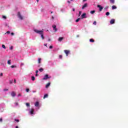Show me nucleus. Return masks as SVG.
Here are the masks:
<instances>
[{"label": "nucleus", "instance_id": "52", "mask_svg": "<svg viewBox=\"0 0 128 128\" xmlns=\"http://www.w3.org/2000/svg\"><path fill=\"white\" fill-rule=\"evenodd\" d=\"M83 2H86V0H83Z\"/></svg>", "mask_w": 128, "mask_h": 128}, {"label": "nucleus", "instance_id": "44", "mask_svg": "<svg viewBox=\"0 0 128 128\" xmlns=\"http://www.w3.org/2000/svg\"><path fill=\"white\" fill-rule=\"evenodd\" d=\"M72 10H73V12H74L76 10V9L74 8H73Z\"/></svg>", "mask_w": 128, "mask_h": 128}, {"label": "nucleus", "instance_id": "22", "mask_svg": "<svg viewBox=\"0 0 128 128\" xmlns=\"http://www.w3.org/2000/svg\"><path fill=\"white\" fill-rule=\"evenodd\" d=\"M41 60H42V58H38V64H40Z\"/></svg>", "mask_w": 128, "mask_h": 128}, {"label": "nucleus", "instance_id": "20", "mask_svg": "<svg viewBox=\"0 0 128 128\" xmlns=\"http://www.w3.org/2000/svg\"><path fill=\"white\" fill-rule=\"evenodd\" d=\"M90 14H94L96 12L95 10H92L90 11Z\"/></svg>", "mask_w": 128, "mask_h": 128}, {"label": "nucleus", "instance_id": "12", "mask_svg": "<svg viewBox=\"0 0 128 128\" xmlns=\"http://www.w3.org/2000/svg\"><path fill=\"white\" fill-rule=\"evenodd\" d=\"M39 104H40V103L38 102H36L35 103L34 106H35L38 107V106Z\"/></svg>", "mask_w": 128, "mask_h": 128}, {"label": "nucleus", "instance_id": "37", "mask_svg": "<svg viewBox=\"0 0 128 128\" xmlns=\"http://www.w3.org/2000/svg\"><path fill=\"white\" fill-rule=\"evenodd\" d=\"M16 106H18V102H15Z\"/></svg>", "mask_w": 128, "mask_h": 128}, {"label": "nucleus", "instance_id": "49", "mask_svg": "<svg viewBox=\"0 0 128 128\" xmlns=\"http://www.w3.org/2000/svg\"><path fill=\"white\" fill-rule=\"evenodd\" d=\"M21 96L20 94H18V96Z\"/></svg>", "mask_w": 128, "mask_h": 128}, {"label": "nucleus", "instance_id": "26", "mask_svg": "<svg viewBox=\"0 0 128 128\" xmlns=\"http://www.w3.org/2000/svg\"><path fill=\"white\" fill-rule=\"evenodd\" d=\"M2 48H4V50H6V46L4 44L2 45Z\"/></svg>", "mask_w": 128, "mask_h": 128}, {"label": "nucleus", "instance_id": "38", "mask_svg": "<svg viewBox=\"0 0 128 128\" xmlns=\"http://www.w3.org/2000/svg\"><path fill=\"white\" fill-rule=\"evenodd\" d=\"M2 122V118H0V122Z\"/></svg>", "mask_w": 128, "mask_h": 128}, {"label": "nucleus", "instance_id": "2", "mask_svg": "<svg viewBox=\"0 0 128 128\" xmlns=\"http://www.w3.org/2000/svg\"><path fill=\"white\" fill-rule=\"evenodd\" d=\"M51 76H48V74H46L44 76V78H42L43 80H46L48 78H50Z\"/></svg>", "mask_w": 128, "mask_h": 128}, {"label": "nucleus", "instance_id": "23", "mask_svg": "<svg viewBox=\"0 0 128 128\" xmlns=\"http://www.w3.org/2000/svg\"><path fill=\"white\" fill-rule=\"evenodd\" d=\"M11 62L10 60H8V64H11L12 62Z\"/></svg>", "mask_w": 128, "mask_h": 128}, {"label": "nucleus", "instance_id": "25", "mask_svg": "<svg viewBox=\"0 0 128 128\" xmlns=\"http://www.w3.org/2000/svg\"><path fill=\"white\" fill-rule=\"evenodd\" d=\"M26 106H28V108L30 106V103H26Z\"/></svg>", "mask_w": 128, "mask_h": 128}, {"label": "nucleus", "instance_id": "41", "mask_svg": "<svg viewBox=\"0 0 128 128\" xmlns=\"http://www.w3.org/2000/svg\"><path fill=\"white\" fill-rule=\"evenodd\" d=\"M49 48H52V46H50Z\"/></svg>", "mask_w": 128, "mask_h": 128}, {"label": "nucleus", "instance_id": "19", "mask_svg": "<svg viewBox=\"0 0 128 128\" xmlns=\"http://www.w3.org/2000/svg\"><path fill=\"white\" fill-rule=\"evenodd\" d=\"M90 42H94V40L92 38H91L90 40Z\"/></svg>", "mask_w": 128, "mask_h": 128}, {"label": "nucleus", "instance_id": "45", "mask_svg": "<svg viewBox=\"0 0 128 128\" xmlns=\"http://www.w3.org/2000/svg\"><path fill=\"white\" fill-rule=\"evenodd\" d=\"M44 46H48V44H44Z\"/></svg>", "mask_w": 128, "mask_h": 128}, {"label": "nucleus", "instance_id": "42", "mask_svg": "<svg viewBox=\"0 0 128 128\" xmlns=\"http://www.w3.org/2000/svg\"><path fill=\"white\" fill-rule=\"evenodd\" d=\"M14 82L16 84V79L14 80Z\"/></svg>", "mask_w": 128, "mask_h": 128}, {"label": "nucleus", "instance_id": "7", "mask_svg": "<svg viewBox=\"0 0 128 128\" xmlns=\"http://www.w3.org/2000/svg\"><path fill=\"white\" fill-rule=\"evenodd\" d=\"M82 18H86V14L84 13L82 16H81Z\"/></svg>", "mask_w": 128, "mask_h": 128}, {"label": "nucleus", "instance_id": "16", "mask_svg": "<svg viewBox=\"0 0 128 128\" xmlns=\"http://www.w3.org/2000/svg\"><path fill=\"white\" fill-rule=\"evenodd\" d=\"M48 94H46L44 95V98H48Z\"/></svg>", "mask_w": 128, "mask_h": 128}, {"label": "nucleus", "instance_id": "34", "mask_svg": "<svg viewBox=\"0 0 128 128\" xmlns=\"http://www.w3.org/2000/svg\"><path fill=\"white\" fill-rule=\"evenodd\" d=\"M26 92H30V89L26 88Z\"/></svg>", "mask_w": 128, "mask_h": 128}, {"label": "nucleus", "instance_id": "3", "mask_svg": "<svg viewBox=\"0 0 128 128\" xmlns=\"http://www.w3.org/2000/svg\"><path fill=\"white\" fill-rule=\"evenodd\" d=\"M18 18H20V20H24V18H22V15L20 14V12H18Z\"/></svg>", "mask_w": 128, "mask_h": 128}, {"label": "nucleus", "instance_id": "17", "mask_svg": "<svg viewBox=\"0 0 128 128\" xmlns=\"http://www.w3.org/2000/svg\"><path fill=\"white\" fill-rule=\"evenodd\" d=\"M116 6H112V10H116Z\"/></svg>", "mask_w": 128, "mask_h": 128}, {"label": "nucleus", "instance_id": "30", "mask_svg": "<svg viewBox=\"0 0 128 128\" xmlns=\"http://www.w3.org/2000/svg\"><path fill=\"white\" fill-rule=\"evenodd\" d=\"M106 16H110V12H106Z\"/></svg>", "mask_w": 128, "mask_h": 128}, {"label": "nucleus", "instance_id": "43", "mask_svg": "<svg viewBox=\"0 0 128 128\" xmlns=\"http://www.w3.org/2000/svg\"><path fill=\"white\" fill-rule=\"evenodd\" d=\"M6 34H10V31H8V32H6Z\"/></svg>", "mask_w": 128, "mask_h": 128}, {"label": "nucleus", "instance_id": "53", "mask_svg": "<svg viewBox=\"0 0 128 128\" xmlns=\"http://www.w3.org/2000/svg\"><path fill=\"white\" fill-rule=\"evenodd\" d=\"M48 42H50V39H48Z\"/></svg>", "mask_w": 128, "mask_h": 128}, {"label": "nucleus", "instance_id": "10", "mask_svg": "<svg viewBox=\"0 0 128 128\" xmlns=\"http://www.w3.org/2000/svg\"><path fill=\"white\" fill-rule=\"evenodd\" d=\"M88 6V4H85L82 6V10H84V8H86Z\"/></svg>", "mask_w": 128, "mask_h": 128}, {"label": "nucleus", "instance_id": "15", "mask_svg": "<svg viewBox=\"0 0 128 128\" xmlns=\"http://www.w3.org/2000/svg\"><path fill=\"white\" fill-rule=\"evenodd\" d=\"M34 109H32V110H30V114H34Z\"/></svg>", "mask_w": 128, "mask_h": 128}, {"label": "nucleus", "instance_id": "48", "mask_svg": "<svg viewBox=\"0 0 128 128\" xmlns=\"http://www.w3.org/2000/svg\"><path fill=\"white\" fill-rule=\"evenodd\" d=\"M36 76H38V73H36Z\"/></svg>", "mask_w": 128, "mask_h": 128}, {"label": "nucleus", "instance_id": "8", "mask_svg": "<svg viewBox=\"0 0 128 128\" xmlns=\"http://www.w3.org/2000/svg\"><path fill=\"white\" fill-rule=\"evenodd\" d=\"M114 22H116V20L114 19H112L110 20V24H114Z\"/></svg>", "mask_w": 128, "mask_h": 128}, {"label": "nucleus", "instance_id": "21", "mask_svg": "<svg viewBox=\"0 0 128 128\" xmlns=\"http://www.w3.org/2000/svg\"><path fill=\"white\" fill-rule=\"evenodd\" d=\"M39 72H44V68H40L39 69Z\"/></svg>", "mask_w": 128, "mask_h": 128}, {"label": "nucleus", "instance_id": "33", "mask_svg": "<svg viewBox=\"0 0 128 128\" xmlns=\"http://www.w3.org/2000/svg\"><path fill=\"white\" fill-rule=\"evenodd\" d=\"M59 58H62V56L60 55L59 56Z\"/></svg>", "mask_w": 128, "mask_h": 128}, {"label": "nucleus", "instance_id": "35", "mask_svg": "<svg viewBox=\"0 0 128 128\" xmlns=\"http://www.w3.org/2000/svg\"><path fill=\"white\" fill-rule=\"evenodd\" d=\"M13 48H14V46H11L10 48V49L11 50H12Z\"/></svg>", "mask_w": 128, "mask_h": 128}, {"label": "nucleus", "instance_id": "4", "mask_svg": "<svg viewBox=\"0 0 128 128\" xmlns=\"http://www.w3.org/2000/svg\"><path fill=\"white\" fill-rule=\"evenodd\" d=\"M52 28H53L55 32H58V29L56 28V26L55 24H54L52 26Z\"/></svg>", "mask_w": 128, "mask_h": 128}, {"label": "nucleus", "instance_id": "29", "mask_svg": "<svg viewBox=\"0 0 128 128\" xmlns=\"http://www.w3.org/2000/svg\"><path fill=\"white\" fill-rule=\"evenodd\" d=\"M80 14H82V11L79 12L78 16H80Z\"/></svg>", "mask_w": 128, "mask_h": 128}, {"label": "nucleus", "instance_id": "54", "mask_svg": "<svg viewBox=\"0 0 128 128\" xmlns=\"http://www.w3.org/2000/svg\"><path fill=\"white\" fill-rule=\"evenodd\" d=\"M36 2H38V0H36Z\"/></svg>", "mask_w": 128, "mask_h": 128}, {"label": "nucleus", "instance_id": "24", "mask_svg": "<svg viewBox=\"0 0 128 128\" xmlns=\"http://www.w3.org/2000/svg\"><path fill=\"white\" fill-rule=\"evenodd\" d=\"M12 68H16V65H12L10 66Z\"/></svg>", "mask_w": 128, "mask_h": 128}, {"label": "nucleus", "instance_id": "9", "mask_svg": "<svg viewBox=\"0 0 128 128\" xmlns=\"http://www.w3.org/2000/svg\"><path fill=\"white\" fill-rule=\"evenodd\" d=\"M16 92H11V96H12V98H14V96H16Z\"/></svg>", "mask_w": 128, "mask_h": 128}, {"label": "nucleus", "instance_id": "1", "mask_svg": "<svg viewBox=\"0 0 128 128\" xmlns=\"http://www.w3.org/2000/svg\"><path fill=\"white\" fill-rule=\"evenodd\" d=\"M34 32H36V34H41V38H42V40H44V30H34Z\"/></svg>", "mask_w": 128, "mask_h": 128}, {"label": "nucleus", "instance_id": "56", "mask_svg": "<svg viewBox=\"0 0 128 128\" xmlns=\"http://www.w3.org/2000/svg\"><path fill=\"white\" fill-rule=\"evenodd\" d=\"M71 0V2H72V0Z\"/></svg>", "mask_w": 128, "mask_h": 128}, {"label": "nucleus", "instance_id": "51", "mask_svg": "<svg viewBox=\"0 0 128 128\" xmlns=\"http://www.w3.org/2000/svg\"><path fill=\"white\" fill-rule=\"evenodd\" d=\"M54 16H52V19L54 20Z\"/></svg>", "mask_w": 128, "mask_h": 128}, {"label": "nucleus", "instance_id": "28", "mask_svg": "<svg viewBox=\"0 0 128 128\" xmlns=\"http://www.w3.org/2000/svg\"><path fill=\"white\" fill-rule=\"evenodd\" d=\"M14 121H15V122H20V120H18V119H15V120H14Z\"/></svg>", "mask_w": 128, "mask_h": 128}, {"label": "nucleus", "instance_id": "40", "mask_svg": "<svg viewBox=\"0 0 128 128\" xmlns=\"http://www.w3.org/2000/svg\"><path fill=\"white\" fill-rule=\"evenodd\" d=\"M14 32L11 33V36H14Z\"/></svg>", "mask_w": 128, "mask_h": 128}, {"label": "nucleus", "instance_id": "32", "mask_svg": "<svg viewBox=\"0 0 128 128\" xmlns=\"http://www.w3.org/2000/svg\"><path fill=\"white\" fill-rule=\"evenodd\" d=\"M93 24H94V26H96V22L94 21V22H93Z\"/></svg>", "mask_w": 128, "mask_h": 128}, {"label": "nucleus", "instance_id": "50", "mask_svg": "<svg viewBox=\"0 0 128 128\" xmlns=\"http://www.w3.org/2000/svg\"><path fill=\"white\" fill-rule=\"evenodd\" d=\"M16 128H18V126H16Z\"/></svg>", "mask_w": 128, "mask_h": 128}, {"label": "nucleus", "instance_id": "47", "mask_svg": "<svg viewBox=\"0 0 128 128\" xmlns=\"http://www.w3.org/2000/svg\"><path fill=\"white\" fill-rule=\"evenodd\" d=\"M68 4H70V2L69 0L68 1Z\"/></svg>", "mask_w": 128, "mask_h": 128}, {"label": "nucleus", "instance_id": "55", "mask_svg": "<svg viewBox=\"0 0 128 128\" xmlns=\"http://www.w3.org/2000/svg\"><path fill=\"white\" fill-rule=\"evenodd\" d=\"M52 12H51V14H52Z\"/></svg>", "mask_w": 128, "mask_h": 128}, {"label": "nucleus", "instance_id": "46", "mask_svg": "<svg viewBox=\"0 0 128 128\" xmlns=\"http://www.w3.org/2000/svg\"><path fill=\"white\" fill-rule=\"evenodd\" d=\"M36 74H38V70H36Z\"/></svg>", "mask_w": 128, "mask_h": 128}, {"label": "nucleus", "instance_id": "36", "mask_svg": "<svg viewBox=\"0 0 128 128\" xmlns=\"http://www.w3.org/2000/svg\"><path fill=\"white\" fill-rule=\"evenodd\" d=\"M4 92H8V89H4Z\"/></svg>", "mask_w": 128, "mask_h": 128}, {"label": "nucleus", "instance_id": "18", "mask_svg": "<svg viewBox=\"0 0 128 128\" xmlns=\"http://www.w3.org/2000/svg\"><path fill=\"white\" fill-rule=\"evenodd\" d=\"M80 20V18H78L76 20V22H78Z\"/></svg>", "mask_w": 128, "mask_h": 128}, {"label": "nucleus", "instance_id": "39", "mask_svg": "<svg viewBox=\"0 0 128 128\" xmlns=\"http://www.w3.org/2000/svg\"><path fill=\"white\" fill-rule=\"evenodd\" d=\"M4 76V74H2V73H0V76Z\"/></svg>", "mask_w": 128, "mask_h": 128}, {"label": "nucleus", "instance_id": "31", "mask_svg": "<svg viewBox=\"0 0 128 128\" xmlns=\"http://www.w3.org/2000/svg\"><path fill=\"white\" fill-rule=\"evenodd\" d=\"M2 18H4V20L6 19V16H3Z\"/></svg>", "mask_w": 128, "mask_h": 128}, {"label": "nucleus", "instance_id": "14", "mask_svg": "<svg viewBox=\"0 0 128 128\" xmlns=\"http://www.w3.org/2000/svg\"><path fill=\"white\" fill-rule=\"evenodd\" d=\"M62 40H64V38L62 37H60L58 38V42H62Z\"/></svg>", "mask_w": 128, "mask_h": 128}, {"label": "nucleus", "instance_id": "27", "mask_svg": "<svg viewBox=\"0 0 128 128\" xmlns=\"http://www.w3.org/2000/svg\"><path fill=\"white\" fill-rule=\"evenodd\" d=\"M36 80V78H34V76H32V80Z\"/></svg>", "mask_w": 128, "mask_h": 128}, {"label": "nucleus", "instance_id": "5", "mask_svg": "<svg viewBox=\"0 0 128 128\" xmlns=\"http://www.w3.org/2000/svg\"><path fill=\"white\" fill-rule=\"evenodd\" d=\"M97 8H100V12H102V10L104 9V7H102L100 5H98Z\"/></svg>", "mask_w": 128, "mask_h": 128}, {"label": "nucleus", "instance_id": "13", "mask_svg": "<svg viewBox=\"0 0 128 128\" xmlns=\"http://www.w3.org/2000/svg\"><path fill=\"white\" fill-rule=\"evenodd\" d=\"M110 4H114V0H110Z\"/></svg>", "mask_w": 128, "mask_h": 128}, {"label": "nucleus", "instance_id": "11", "mask_svg": "<svg viewBox=\"0 0 128 128\" xmlns=\"http://www.w3.org/2000/svg\"><path fill=\"white\" fill-rule=\"evenodd\" d=\"M50 86V82H48V83L46 86V88H48V86Z\"/></svg>", "mask_w": 128, "mask_h": 128}, {"label": "nucleus", "instance_id": "6", "mask_svg": "<svg viewBox=\"0 0 128 128\" xmlns=\"http://www.w3.org/2000/svg\"><path fill=\"white\" fill-rule=\"evenodd\" d=\"M64 52H65L66 56H68V54L70 52V50H64Z\"/></svg>", "mask_w": 128, "mask_h": 128}]
</instances>
